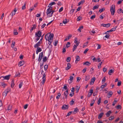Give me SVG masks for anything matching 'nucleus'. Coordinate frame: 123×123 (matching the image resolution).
<instances>
[{"label": "nucleus", "instance_id": "nucleus-22", "mask_svg": "<svg viewBox=\"0 0 123 123\" xmlns=\"http://www.w3.org/2000/svg\"><path fill=\"white\" fill-rule=\"evenodd\" d=\"M15 85L14 83V80H13L11 81V87L12 88H13Z\"/></svg>", "mask_w": 123, "mask_h": 123}, {"label": "nucleus", "instance_id": "nucleus-39", "mask_svg": "<svg viewBox=\"0 0 123 123\" xmlns=\"http://www.w3.org/2000/svg\"><path fill=\"white\" fill-rule=\"evenodd\" d=\"M26 5V3H25L24 5L23 6H22V9L24 10L26 8L25 6Z\"/></svg>", "mask_w": 123, "mask_h": 123}, {"label": "nucleus", "instance_id": "nucleus-1", "mask_svg": "<svg viewBox=\"0 0 123 123\" xmlns=\"http://www.w3.org/2000/svg\"><path fill=\"white\" fill-rule=\"evenodd\" d=\"M49 34L48 33L46 34L44 37V38L46 41L48 40L49 42L48 43L49 45H50V44L52 43L53 38L54 35L53 33H50L49 35Z\"/></svg>", "mask_w": 123, "mask_h": 123}, {"label": "nucleus", "instance_id": "nucleus-44", "mask_svg": "<svg viewBox=\"0 0 123 123\" xmlns=\"http://www.w3.org/2000/svg\"><path fill=\"white\" fill-rule=\"evenodd\" d=\"M37 50L39 52H40L42 51V49L39 47H37Z\"/></svg>", "mask_w": 123, "mask_h": 123}, {"label": "nucleus", "instance_id": "nucleus-11", "mask_svg": "<svg viewBox=\"0 0 123 123\" xmlns=\"http://www.w3.org/2000/svg\"><path fill=\"white\" fill-rule=\"evenodd\" d=\"M51 10L49 8H48L47 10V12L46 13L48 16V15L51 14Z\"/></svg>", "mask_w": 123, "mask_h": 123}, {"label": "nucleus", "instance_id": "nucleus-46", "mask_svg": "<svg viewBox=\"0 0 123 123\" xmlns=\"http://www.w3.org/2000/svg\"><path fill=\"white\" fill-rule=\"evenodd\" d=\"M74 103V101L73 100V99L70 102V104L71 105H73Z\"/></svg>", "mask_w": 123, "mask_h": 123}, {"label": "nucleus", "instance_id": "nucleus-53", "mask_svg": "<svg viewBox=\"0 0 123 123\" xmlns=\"http://www.w3.org/2000/svg\"><path fill=\"white\" fill-rule=\"evenodd\" d=\"M86 68H85L82 70V72L83 73H85L86 71Z\"/></svg>", "mask_w": 123, "mask_h": 123}, {"label": "nucleus", "instance_id": "nucleus-36", "mask_svg": "<svg viewBox=\"0 0 123 123\" xmlns=\"http://www.w3.org/2000/svg\"><path fill=\"white\" fill-rule=\"evenodd\" d=\"M47 58L46 56H45L43 58V62H45L47 61Z\"/></svg>", "mask_w": 123, "mask_h": 123}, {"label": "nucleus", "instance_id": "nucleus-15", "mask_svg": "<svg viewBox=\"0 0 123 123\" xmlns=\"http://www.w3.org/2000/svg\"><path fill=\"white\" fill-rule=\"evenodd\" d=\"M114 70L112 69L110 70L108 72V74L110 75H111L114 73Z\"/></svg>", "mask_w": 123, "mask_h": 123}, {"label": "nucleus", "instance_id": "nucleus-37", "mask_svg": "<svg viewBox=\"0 0 123 123\" xmlns=\"http://www.w3.org/2000/svg\"><path fill=\"white\" fill-rule=\"evenodd\" d=\"M70 42H68L66 44V47L67 48H68L70 46Z\"/></svg>", "mask_w": 123, "mask_h": 123}, {"label": "nucleus", "instance_id": "nucleus-16", "mask_svg": "<svg viewBox=\"0 0 123 123\" xmlns=\"http://www.w3.org/2000/svg\"><path fill=\"white\" fill-rule=\"evenodd\" d=\"M83 65L89 66L90 65L91 63L87 61L83 63Z\"/></svg>", "mask_w": 123, "mask_h": 123}, {"label": "nucleus", "instance_id": "nucleus-7", "mask_svg": "<svg viewBox=\"0 0 123 123\" xmlns=\"http://www.w3.org/2000/svg\"><path fill=\"white\" fill-rule=\"evenodd\" d=\"M111 24L109 23H108L106 24H101V26H103L104 27L108 28L110 27L111 26Z\"/></svg>", "mask_w": 123, "mask_h": 123}, {"label": "nucleus", "instance_id": "nucleus-55", "mask_svg": "<svg viewBox=\"0 0 123 123\" xmlns=\"http://www.w3.org/2000/svg\"><path fill=\"white\" fill-rule=\"evenodd\" d=\"M114 118V116H111L109 118V120H111L113 119Z\"/></svg>", "mask_w": 123, "mask_h": 123}, {"label": "nucleus", "instance_id": "nucleus-25", "mask_svg": "<svg viewBox=\"0 0 123 123\" xmlns=\"http://www.w3.org/2000/svg\"><path fill=\"white\" fill-rule=\"evenodd\" d=\"M75 58H76V60L75 61V62L77 61H79L80 60V58L79 56L78 55H76V56Z\"/></svg>", "mask_w": 123, "mask_h": 123}, {"label": "nucleus", "instance_id": "nucleus-2", "mask_svg": "<svg viewBox=\"0 0 123 123\" xmlns=\"http://www.w3.org/2000/svg\"><path fill=\"white\" fill-rule=\"evenodd\" d=\"M115 6L114 5H112L111 7L110 11L111 12V15H114L115 12Z\"/></svg>", "mask_w": 123, "mask_h": 123}, {"label": "nucleus", "instance_id": "nucleus-31", "mask_svg": "<svg viewBox=\"0 0 123 123\" xmlns=\"http://www.w3.org/2000/svg\"><path fill=\"white\" fill-rule=\"evenodd\" d=\"M105 10V8L104 7H103L101 9H100L99 11V12L101 13L103 11H104Z\"/></svg>", "mask_w": 123, "mask_h": 123}, {"label": "nucleus", "instance_id": "nucleus-18", "mask_svg": "<svg viewBox=\"0 0 123 123\" xmlns=\"http://www.w3.org/2000/svg\"><path fill=\"white\" fill-rule=\"evenodd\" d=\"M112 113L111 111H109L106 113V115L107 117H109L110 116V114Z\"/></svg>", "mask_w": 123, "mask_h": 123}, {"label": "nucleus", "instance_id": "nucleus-49", "mask_svg": "<svg viewBox=\"0 0 123 123\" xmlns=\"http://www.w3.org/2000/svg\"><path fill=\"white\" fill-rule=\"evenodd\" d=\"M77 87L76 88V92L77 93H78V92L79 91V90L80 89V87H78V86H77Z\"/></svg>", "mask_w": 123, "mask_h": 123}, {"label": "nucleus", "instance_id": "nucleus-57", "mask_svg": "<svg viewBox=\"0 0 123 123\" xmlns=\"http://www.w3.org/2000/svg\"><path fill=\"white\" fill-rule=\"evenodd\" d=\"M44 70L46 71L48 68V66L47 65H45L44 66Z\"/></svg>", "mask_w": 123, "mask_h": 123}, {"label": "nucleus", "instance_id": "nucleus-19", "mask_svg": "<svg viewBox=\"0 0 123 123\" xmlns=\"http://www.w3.org/2000/svg\"><path fill=\"white\" fill-rule=\"evenodd\" d=\"M113 93L112 92H110L108 93L107 97L108 98H109L111 97L112 94Z\"/></svg>", "mask_w": 123, "mask_h": 123}, {"label": "nucleus", "instance_id": "nucleus-6", "mask_svg": "<svg viewBox=\"0 0 123 123\" xmlns=\"http://www.w3.org/2000/svg\"><path fill=\"white\" fill-rule=\"evenodd\" d=\"M42 35V32L40 31H37L35 34V37H37V36H40Z\"/></svg>", "mask_w": 123, "mask_h": 123}, {"label": "nucleus", "instance_id": "nucleus-24", "mask_svg": "<svg viewBox=\"0 0 123 123\" xmlns=\"http://www.w3.org/2000/svg\"><path fill=\"white\" fill-rule=\"evenodd\" d=\"M42 79L43 80H42L41 82L43 84L45 81L46 79L45 77H44V76H43L42 77Z\"/></svg>", "mask_w": 123, "mask_h": 123}, {"label": "nucleus", "instance_id": "nucleus-54", "mask_svg": "<svg viewBox=\"0 0 123 123\" xmlns=\"http://www.w3.org/2000/svg\"><path fill=\"white\" fill-rule=\"evenodd\" d=\"M95 16L96 15L95 14L92 16L90 18L92 20L94 18H95Z\"/></svg>", "mask_w": 123, "mask_h": 123}, {"label": "nucleus", "instance_id": "nucleus-64", "mask_svg": "<svg viewBox=\"0 0 123 123\" xmlns=\"http://www.w3.org/2000/svg\"><path fill=\"white\" fill-rule=\"evenodd\" d=\"M58 43V41L57 40H56L55 43L54 44V45L55 46H56Z\"/></svg>", "mask_w": 123, "mask_h": 123}, {"label": "nucleus", "instance_id": "nucleus-48", "mask_svg": "<svg viewBox=\"0 0 123 123\" xmlns=\"http://www.w3.org/2000/svg\"><path fill=\"white\" fill-rule=\"evenodd\" d=\"M12 108V106H11L10 105H9L8 107V108H7V110L8 111H9L10 110H11Z\"/></svg>", "mask_w": 123, "mask_h": 123}, {"label": "nucleus", "instance_id": "nucleus-28", "mask_svg": "<svg viewBox=\"0 0 123 123\" xmlns=\"http://www.w3.org/2000/svg\"><path fill=\"white\" fill-rule=\"evenodd\" d=\"M55 12V11L53 9H51V14L48 15V17H49L52 16V15L53 13Z\"/></svg>", "mask_w": 123, "mask_h": 123}, {"label": "nucleus", "instance_id": "nucleus-23", "mask_svg": "<svg viewBox=\"0 0 123 123\" xmlns=\"http://www.w3.org/2000/svg\"><path fill=\"white\" fill-rule=\"evenodd\" d=\"M83 28V26H82L79 27V28L78 29V31L80 32H81V30Z\"/></svg>", "mask_w": 123, "mask_h": 123}, {"label": "nucleus", "instance_id": "nucleus-38", "mask_svg": "<svg viewBox=\"0 0 123 123\" xmlns=\"http://www.w3.org/2000/svg\"><path fill=\"white\" fill-rule=\"evenodd\" d=\"M82 19V18L81 17H80V16L78 17L77 19V21H80Z\"/></svg>", "mask_w": 123, "mask_h": 123}, {"label": "nucleus", "instance_id": "nucleus-30", "mask_svg": "<svg viewBox=\"0 0 123 123\" xmlns=\"http://www.w3.org/2000/svg\"><path fill=\"white\" fill-rule=\"evenodd\" d=\"M107 85V84L106 83H105L104 84L102 85L101 87V88H103L104 87H105Z\"/></svg>", "mask_w": 123, "mask_h": 123}, {"label": "nucleus", "instance_id": "nucleus-40", "mask_svg": "<svg viewBox=\"0 0 123 123\" xmlns=\"http://www.w3.org/2000/svg\"><path fill=\"white\" fill-rule=\"evenodd\" d=\"M71 58L70 57H68L66 61L67 62H69L71 60Z\"/></svg>", "mask_w": 123, "mask_h": 123}, {"label": "nucleus", "instance_id": "nucleus-35", "mask_svg": "<svg viewBox=\"0 0 123 123\" xmlns=\"http://www.w3.org/2000/svg\"><path fill=\"white\" fill-rule=\"evenodd\" d=\"M32 26H33V27H32L31 30H33L36 28V25L34 24L32 25Z\"/></svg>", "mask_w": 123, "mask_h": 123}, {"label": "nucleus", "instance_id": "nucleus-47", "mask_svg": "<svg viewBox=\"0 0 123 123\" xmlns=\"http://www.w3.org/2000/svg\"><path fill=\"white\" fill-rule=\"evenodd\" d=\"M61 93H58V96H57L56 97V98L57 99H58L61 96Z\"/></svg>", "mask_w": 123, "mask_h": 123}, {"label": "nucleus", "instance_id": "nucleus-33", "mask_svg": "<svg viewBox=\"0 0 123 123\" xmlns=\"http://www.w3.org/2000/svg\"><path fill=\"white\" fill-rule=\"evenodd\" d=\"M74 42L75 43H79V44L80 43V42H78L77 38L76 37L74 39Z\"/></svg>", "mask_w": 123, "mask_h": 123}, {"label": "nucleus", "instance_id": "nucleus-42", "mask_svg": "<svg viewBox=\"0 0 123 123\" xmlns=\"http://www.w3.org/2000/svg\"><path fill=\"white\" fill-rule=\"evenodd\" d=\"M106 80V79L105 78V77H104L102 81V84L104 83V82Z\"/></svg>", "mask_w": 123, "mask_h": 123}, {"label": "nucleus", "instance_id": "nucleus-56", "mask_svg": "<svg viewBox=\"0 0 123 123\" xmlns=\"http://www.w3.org/2000/svg\"><path fill=\"white\" fill-rule=\"evenodd\" d=\"M117 102V100H115L114 101H113V103L112 104V105L113 106H114Z\"/></svg>", "mask_w": 123, "mask_h": 123}, {"label": "nucleus", "instance_id": "nucleus-58", "mask_svg": "<svg viewBox=\"0 0 123 123\" xmlns=\"http://www.w3.org/2000/svg\"><path fill=\"white\" fill-rule=\"evenodd\" d=\"M55 4H56V3L55 2H51L49 4V5H50V6H51L53 5H55Z\"/></svg>", "mask_w": 123, "mask_h": 123}, {"label": "nucleus", "instance_id": "nucleus-43", "mask_svg": "<svg viewBox=\"0 0 123 123\" xmlns=\"http://www.w3.org/2000/svg\"><path fill=\"white\" fill-rule=\"evenodd\" d=\"M95 79H96V78L95 77H93L92 78L91 80V82H93V83L92 84H93V83H94V82L95 81Z\"/></svg>", "mask_w": 123, "mask_h": 123}, {"label": "nucleus", "instance_id": "nucleus-26", "mask_svg": "<svg viewBox=\"0 0 123 123\" xmlns=\"http://www.w3.org/2000/svg\"><path fill=\"white\" fill-rule=\"evenodd\" d=\"M110 35L109 34H108L106 35H105V37H104L103 39H104L106 40V39L105 38V37L107 39H109V37Z\"/></svg>", "mask_w": 123, "mask_h": 123}, {"label": "nucleus", "instance_id": "nucleus-62", "mask_svg": "<svg viewBox=\"0 0 123 123\" xmlns=\"http://www.w3.org/2000/svg\"><path fill=\"white\" fill-rule=\"evenodd\" d=\"M121 81H118V83H117V86H120L121 85Z\"/></svg>", "mask_w": 123, "mask_h": 123}, {"label": "nucleus", "instance_id": "nucleus-17", "mask_svg": "<svg viewBox=\"0 0 123 123\" xmlns=\"http://www.w3.org/2000/svg\"><path fill=\"white\" fill-rule=\"evenodd\" d=\"M79 110L77 108H76L75 109L74 111H73V114H74L77 113L79 111Z\"/></svg>", "mask_w": 123, "mask_h": 123}, {"label": "nucleus", "instance_id": "nucleus-4", "mask_svg": "<svg viewBox=\"0 0 123 123\" xmlns=\"http://www.w3.org/2000/svg\"><path fill=\"white\" fill-rule=\"evenodd\" d=\"M10 91V89H9V90H5L2 93V94L3 96L5 97L6 96L7 94Z\"/></svg>", "mask_w": 123, "mask_h": 123}, {"label": "nucleus", "instance_id": "nucleus-21", "mask_svg": "<svg viewBox=\"0 0 123 123\" xmlns=\"http://www.w3.org/2000/svg\"><path fill=\"white\" fill-rule=\"evenodd\" d=\"M69 21V20H67V19H66L65 20H64L62 22L63 23L65 24H66Z\"/></svg>", "mask_w": 123, "mask_h": 123}, {"label": "nucleus", "instance_id": "nucleus-63", "mask_svg": "<svg viewBox=\"0 0 123 123\" xmlns=\"http://www.w3.org/2000/svg\"><path fill=\"white\" fill-rule=\"evenodd\" d=\"M43 52H41L39 55V56H40V57H43Z\"/></svg>", "mask_w": 123, "mask_h": 123}, {"label": "nucleus", "instance_id": "nucleus-45", "mask_svg": "<svg viewBox=\"0 0 123 123\" xmlns=\"http://www.w3.org/2000/svg\"><path fill=\"white\" fill-rule=\"evenodd\" d=\"M23 85V83L22 82H20V84L19 85V88H21L22 86Z\"/></svg>", "mask_w": 123, "mask_h": 123}, {"label": "nucleus", "instance_id": "nucleus-13", "mask_svg": "<svg viewBox=\"0 0 123 123\" xmlns=\"http://www.w3.org/2000/svg\"><path fill=\"white\" fill-rule=\"evenodd\" d=\"M17 10L16 9V8H15L13 11H12V12L9 15V16L10 15H11V14H12V16L14 15L15 14V12H16Z\"/></svg>", "mask_w": 123, "mask_h": 123}, {"label": "nucleus", "instance_id": "nucleus-41", "mask_svg": "<svg viewBox=\"0 0 123 123\" xmlns=\"http://www.w3.org/2000/svg\"><path fill=\"white\" fill-rule=\"evenodd\" d=\"M98 5L97 6H94L93 7L92 9L93 10H94L95 9H98Z\"/></svg>", "mask_w": 123, "mask_h": 123}, {"label": "nucleus", "instance_id": "nucleus-60", "mask_svg": "<svg viewBox=\"0 0 123 123\" xmlns=\"http://www.w3.org/2000/svg\"><path fill=\"white\" fill-rule=\"evenodd\" d=\"M14 34L15 35H17L18 34V33L17 32L16 30H14Z\"/></svg>", "mask_w": 123, "mask_h": 123}, {"label": "nucleus", "instance_id": "nucleus-32", "mask_svg": "<svg viewBox=\"0 0 123 123\" xmlns=\"http://www.w3.org/2000/svg\"><path fill=\"white\" fill-rule=\"evenodd\" d=\"M101 102V98H99L97 104L98 105L100 104Z\"/></svg>", "mask_w": 123, "mask_h": 123}, {"label": "nucleus", "instance_id": "nucleus-3", "mask_svg": "<svg viewBox=\"0 0 123 123\" xmlns=\"http://www.w3.org/2000/svg\"><path fill=\"white\" fill-rule=\"evenodd\" d=\"M69 107L68 105H63L62 107V109L63 110L68 109Z\"/></svg>", "mask_w": 123, "mask_h": 123}, {"label": "nucleus", "instance_id": "nucleus-5", "mask_svg": "<svg viewBox=\"0 0 123 123\" xmlns=\"http://www.w3.org/2000/svg\"><path fill=\"white\" fill-rule=\"evenodd\" d=\"M10 76L11 75H9L5 76H2L0 77V78H2L4 79L8 80L10 79Z\"/></svg>", "mask_w": 123, "mask_h": 123}, {"label": "nucleus", "instance_id": "nucleus-12", "mask_svg": "<svg viewBox=\"0 0 123 123\" xmlns=\"http://www.w3.org/2000/svg\"><path fill=\"white\" fill-rule=\"evenodd\" d=\"M24 62L23 61H20L19 63L18 66L19 67L22 66L24 64Z\"/></svg>", "mask_w": 123, "mask_h": 123}, {"label": "nucleus", "instance_id": "nucleus-27", "mask_svg": "<svg viewBox=\"0 0 123 123\" xmlns=\"http://www.w3.org/2000/svg\"><path fill=\"white\" fill-rule=\"evenodd\" d=\"M90 79V76L89 75L86 76L85 78V80L86 81Z\"/></svg>", "mask_w": 123, "mask_h": 123}, {"label": "nucleus", "instance_id": "nucleus-10", "mask_svg": "<svg viewBox=\"0 0 123 123\" xmlns=\"http://www.w3.org/2000/svg\"><path fill=\"white\" fill-rule=\"evenodd\" d=\"M67 65V67L66 68V70H67L71 68V64L69 63H68Z\"/></svg>", "mask_w": 123, "mask_h": 123}, {"label": "nucleus", "instance_id": "nucleus-50", "mask_svg": "<svg viewBox=\"0 0 123 123\" xmlns=\"http://www.w3.org/2000/svg\"><path fill=\"white\" fill-rule=\"evenodd\" d=\"M7 85L4 83H2L1 84V85L4 88L6 86H7Z\"/></svg>", "mask_w": 123, "mask_h": 123}, {"label": "nucleus", "instance_id": "nucleus-61", "mask_svg": "<svg viewBox=\"0 0 123 123\" xmlns=\"http://www.w3.org/2000/svg\"><path fill=\"white\" fill-rule=\"evenodd\" d=\"M73 113V111H71L69 112L67 114V116H69L72 113Z\"/></svg>", "mask_w": 123, "mask_h": 123}, {"label": "nucleus", "instance_id": "nucleus-29", "mask_svg": "<svg viewBox=\"0 0 123 123\" xmlns=\"http://www.w3.org/2000/svg\"><path fill=\"white\" fill-rule=\"evenodd\" d=\"M85 2L84 0H81L79 2L78 4V6H80L81 4H83Z\"/></svg>", "mask_w": 123, "mask_h": 123}, {"label": "nucleus", "instance_id": "nucleus-8", "mask_svg": "<svg viewBox=\"0 0 123 123\" xmlns=\"http://www.w3.org/2000/svg\"><path fill=\"white\" fill-rule=\"evenodd\" d=\"M68 94V90H67L66 91H65L64 93V95L65 97V98L66 99L67 98V96Z\"/></svg>", "mask_w": 123, "mask_h": 123}, {"label": "nucleus", "instance_id": "nucleus-59", "mask_svg": "<svg viewBox=\"0 0 123 123\" xmlns=\"http://www.w3.org/2000/svg\"><path fill=\"white\" fill-rule=\"evenodd\" d=\"M65 90H66L67 89V84H65L64 85V87H63Z\"/></svg>", "mask_w": 123, "mask_h": 123}, {"label": "nucleus", "instance_id": "nucleus-9", "mask_svg": "<svg viewBox=\"0 0 123 123\" xmlns=\"http://www.w3.org/2000/svg\"><path fill=\"white\" fill-rule=\"evenodd\" d=\"M79 45V43H77L76 44V45H74L73 46V51L74 52L75 50L77 48V46H78Z\"/></svg>", "mask_w": 123, "mask_h": 123}, {"label": "nucleus", "instance_id": "nucleus-34", "mask_svg": "<svg viewBox=\"0 0 123 123\" xmlns=\"http://www.w3.org/2000/svg\"><path fill=\"white\" fill-rule=\"evenodd\" d=\"M116 108L118 109H120L122 108V106L120 105H118L116 107Z\"/></svg>", "mask_w": 123, "mask_h": 123}, {"label": "nucleus", "instance_id": "nucleus-51", "mask_svg": "<svg viewBox=\"0 0 123 123\" xmlns=\"http://www.w3.org/2000/svg\"><path fill=\"white\" fill-rule=\"evenodd\" d=\"M74 11V9H72L70 11V14H73Z\"/></svg>", "mask_w": 123, "mask_h": 123}, {"label": "nucleus", "instance_id": "nucleus-52", "mask_svg": "<svg viewBox=\"0 0 123 123\" xmlns=\"http://www.w3.org/2000/svg\"><path fill=\"white\" fill-rule=\"evenodd\" d=\"M41 74L43 75V76H44V77H45L46 75L45 74V73L43 71V70H42Z\"/></svg>", "mask_w": 123, "mask_h": 123}, {"label": "nucleus", "instance_id": "nucleus-14", "mask_svg": "<svg viewBox=\"0 0 123 123\" xmlns=\"http://www.w3.org/2000/svg\"><path fill=\"white\" fill-rule=\"evenodd\" d=\"M40 41H39L34 46V47L36 48L37 47H38V46L40 45Z\"/></svg>", "mask_w": 123, "mask_h": 123}, {"label": "nucleus", "instance_id": "nucleus-20", "mask_svg": "<svg viewBox=\"0 0 123 123\" xmlns=\"http://www.w3.org/2000/svg\"><path fill=\"white\" fill-rule=\"evenodd\" d=\"M104 113L103 112L100 113L98 116V118L100 119V118H101L102 116L104 115Z\"/></svg>", "mask_w": 123, "mask_h": 123}]
</instances>
